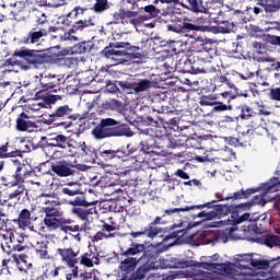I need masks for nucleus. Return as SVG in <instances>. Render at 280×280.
I'll return each mask as SVG.
<instances>
[{
  "label": "nucleus",
  "instance_id": "1",
  "mask_svg": "<svg viewBox=\"0 0 280 280\" xmlns=\"http://www.w3.org/2000/svg\"><path fill=\"white\" fill-rule=\"evenodd\" d=\"M118 248V269L122 278L129 280H144L159 259L156 247H147L145 243H137V240L121 238Z\"/></svg>",
  "mask_w": 280,
  "mask_h": 280
},
{
  "label": "nucleus",
  "instance_id": "2",
  "mask_svg": "<svg viewBox=\"0 0 280 280\" xmlns=\"http://www.w3.org/2000/svg\"><path fill=\"white\" fill-rule=\"evenodd\" d=\"M212 202L203 203V205H195L191 207L185 208H172L167 210H163L162 215L154 218L153 222L149 223L148 226L140 229L139 232H130L128 235L130 237H122V240H132L136 241L139 237H148L149 240H153L154 237H161L162 242H167L171 240H177L184 235L185 229H182V215L180 212H188L190 210H202L205 208H209ZM177 222V223H174ZM174 223L170 229L160 228V224ZM175 229H180L173 231ZM171 230L172 232H168Z\"/></svg>",
  "mask_w": 280,
  "mask_h": 280
},
{
  "label": "nucleus",
  "instance_id": "3",
  "mask_svg": "<svg viewBox=\"0 0 280 280\" xmlns=\"http://www.w3.org/2000/svg\"><path fill=\"white\" fill-rule=\"evenodd\" d=\"M80 252L75 246L56 248V256L59 257L61 264L72 269L70 273H67L66 279H79L78 264L86 268H93V265L101 264V259L93 252L79 255Z\"/></svg>",
  "mask_w": 280,
  "mask_h": 280
},
{
  "label": "nucleus",
  "instance_id": "4",
  "mask_svg": "<svg viewBox=\"0 0 280 280\" xmlns=\"http://www.w3.org/2000/svg\"><path fill=\"white\" fill-rule=\"evenodd\" d=\"M46 205L47 207L42 208V212L46 214L44 217V225L46 226L47 231L56 232L59 230L63 233H75L83 231V229L78 224L72 225L74 221L63 217L59 201H46Z\"/></svg>",
  "mask_w": 280,
  "mask_h": 280
},
{
  "label": "nucleus",
  "instance_id": "5",
  "mask_svg": "<svg viewBox=\"0 0 280 280\" xmlns=\"http://www.w3.org/2000/svg\"><path fill=\"white\" fill-rule=\"evenodd\" d=\"M244 222H252V214L246 212L240 215V212H234L233 215H230V219L223 221V223H225L226 226H230L225 229V232H206L208 244L214 245L219 243L220 240L223 241V243H226V236L235 238L234 233L240 231V228H237V225Z\"/></svg>",
  "mask_w": 280,
  "mask_h": 280
},
{
  "label": "nucleus",
  "instance_id": "6",
  "mask_svg": "<svg viewBox=\"0 0 280 280\" xmlns=\"http://www.w3.org/2000/svg\"><path fill=\"white\" fill-rule=\"evenodd\" d=\"M238 117L243 120H249V125L246 126L241 135L243 137L264 136L267 133V122L264 117L257 112L253 110L248 105L241 107V115Z\"/></svg>",
  "mask_w": 280,
  "mask_h": 280
},
{
  "label": "nucleus",
  "instance_id": "7",
  "mask_svg": "<svg viewBox=\"0 0 280 280\" xmlns=\"http://www.w3.org/2000/svg\"><path fill=\"white\" fill-rule=\"evenodd\" d=\"M125 130V126L119 125V121L114 118H104L91 130V136L95 138V140H105L113 137H122L127 135Z\"/></svg>",
  "mask_w": 280,
  "mask_h": 280
},
{
  "label": "nucleus",
  "instance_id": "8",
  "mask_svg": "<svg viewBox=\"0 0 280 280\" xmlns=\"http://www.w3.org/2000/svg\"><path fill=\"white\" fill-rule=\"evenodd\" d=\"M167 14H171V22L166 25L167 32H173L174 34H189V32H207V26H200L192 23H184L179 25L183 21L180 15L174 14V10H170Z\"/></svg>",
  "mask_w": 280,
  "mask_h": 280
},
{
  "label": "nucleus",
  "instance_id": "9",
  "mask_svg": "<svg viewBox=\"0 0 280 280\" xmlns=\"http://www.w3.org/2000/svg\"><path fill=\"white\" fill-rule=\"evenodd\" d=\"M12 55L28 68H31L32 66L37 67L38 65L44 63V56L35 49H28L26 47H23L20 49H15L14 54Z\"/></svg>",
  "mask_w": 280,
  "mask_h": 280
},
{
  "label": "nucleus",
  "instance_id": "10",
  "mask_svg": "<svg viewBox=\"0 0 280 280\" xmlns=\"http://www.w3.org/2000/svg\"><path fill=\"white\" fill-rule=\"evenodd\" d=\"M208 209H212L209 213L211 218H217L218 220L225 218L226 215H233L234 213H240L241 211L248 210V203L246 205H217L213 206L214 201Z\"/></svg>",
  "mask_w": 280,
  "mask_h": 280
},
{
  "label": "nucleus",
  "instance_id": "11",
  "mask_svg": "<svg viewBox=\"0 0 280 280\" xmlns=\"http://www.w3.org/2000/svg\"><path fill=\"white\" fill-rule=\"evenodd\" d=\"M127 49L131 50L133 52L141 50L139 46H132L130 43H124V42H118V43H110L108 47H105L104 49V56L107 59H114L116 60L117 58L124 59L128 55L127 50H116V49Z\"/></svg>",
  "mask_w": 280,
  "mask_h": 280
},
{
  "label": "nucleus",
  "instance_id": "12",
  "mask_svg": "<svg viewBox=\"0 0 280 280\" xmlns=\"http://www.w3.org/2000/svg\"><path fill=\"white\" fill-rule=\"evenodd\" d=\"M73 109L69 105H61L50 114V120L61 121L59 126L70 127L72 121L78 119V115L72 114ZM65 120V121H63Z\"/></svg>",
  "mask_w": 280,
  "mask_h": 280
},
{
  "label": "nucleus",
  "instance_id": "13",
  "mask_svg": "<svg viewBox=\"0 0 280 280\" xmlns=\"http://www.w3.org/2000/svg\"><path fill=\"white\" fill-rule=\"evenodd\" d=\"M119 88L136 94H141L153 88V82L150 79H128L119 81Z\"/></svg>",
  "mask_w": 280,
  "mask_h": 280
},
{
  "label": "nucleus",
  "instance_id": "14",
  "mask_svg": "<svg viewBox=\"0 0 280 280\" xmlns=\"http://www.w3.org/2000/svg\"><path fill=\"white\" fill-rule=\"evenodd\" d=\"M148 135L145 136V140L140 141L139 151H143L147 154L153 153L155 149H159V143H156V139L162 138V131H160V127H153L145 129Z\"/></svg>",
  "mask_w": 280,
  "mask_h": 280
},
{
  "label": "nucleus",
  "instance_id": "15",
  "mask_svg": "<svg viewBox=\"0 0 280 280\" xmlns=\"http://www.w3.org/2000/svg\"><path fill=\"white\" fill-rule=\"evenodd\" d=\"M2 250L7 255H11L13 252H25L28 246L25 244V237L22 235L9 234V237L3 235Z\"/></svg>",
  "mask_w": 280,
  "mask_h": 280
},
{
  "label": "nucleus",
  "instance_id": "16",
  "mask_svg": "<svg viewBox=\"0 0 280 280\" xmlns=\"http://www.w3.org/2000/svg\"><path fill=\"white\" fill-rule=\"evenodd\" d=\"M50 171L59 178H67L78 174V166L69 160H60L55 163H50Z\"/></svg>",
  "mask_w": 280,
  "mask_h": 280
},
{
  "label": "nucleus",
  "instance_id": "17",
  "mask_svg": "<svg viewBox=\"0 0 280 280\" xmlns=\"http://www.w3.org/2000/svg\"><path fill=\"white\" fill-rule=\"evenodd\" d=\"M115 158L118 160L121 159H133L136 163H144L145 162V153L144 151H140L138 148L133 147L131 143L127 144L125 149L114 150Z\"/></svg>",
  "mask_w": 280,
  "mask_h": 280
},
{
  "label": "nucleus",
  "instance_id": "18",
  "mask_svg": "<svg viewBox=\"0 0 280 280\" xmlns=\"http://www.w3.org/2000/svg\"><path fill=\"white\" fill-rule=\"evenodd\" d=\"M47 91L49 90H40L35 93L33 96V100L35 101H40L37 102V104L33 105V110H38L40 108H47L48 106H51L58 101H61V95L60 94H49Z\"/></svg>",
  "mask_w": 280,
  "mask_h": 280
},
{
  "label": "nucleus",
  "instance_id": "19",
  "mask_svg": "<svg viewBox=\"0 0 280 280\" xmlns=\"http://www.w3.org/2000/svg\"><path fill=\"white\" fill-rule=\"evenodd\" d=\"M222 0H211L207 8L203 7V14H209L210 20L214 23H224V12H222Z\"/></svg>",
  "mask_w": 280,
  "mask_h": 280
},
{
  "label": "nucleus",
  "instance_id": "20",
  "mask_svg": "<svg viewBox=\"0 0 280 280\" xmlns=\"http://www.w3.org/2000/svg\"><path fill=\"white\" fill-rule=\"evenodd\" d=\"M60 49L59 47L49 48V59L55 61V63H59L60 66H65L67 68H74L78 66L79 59L77 57H66V51H56L54 50Z\"/></svg>",
  "mask_w": 280,
  "mask_h": 280
},
{
  "label": "nucleus",
  "instance_id": "21",
  "mask_svg": "<svg viewBox=\"0 0 280 280\" xmlns=\"http://www.w3.org/2000/svg\"><path fill=\"white\" fill-rule=\"evenodd\" d=\"M191 40V45H194V49L196 51H207L211 54H217L218 40L209 39L208 37H189Z\"/></svg>",
  "mask_w": 280,
  "mask_h": 280
},
{
  "label": "nucleus",
  "instance_id": "22",
  "mask_svg": "<svg viewBox=\"0 0 280 280\" xmlns=\"http://www.w3.org/2000/svg\"><path fill=\"white\" fill-rule=\"evenodd\" d=\"M42 88L44 90L49 91L50 93H59L63 92L61 85V79L56 74H46L39 80Z\"/></svg>",
  "mask_w": 280,
  "mask_h": 280
},
{
  "label": "nucleus",
  "instance_id": "23",
  "mask_svg": "<svg viewBox=\"0 0 280 280\" xmlns=\"http://www.w3.org/2000/svg\"><path fill=\"white\" fill-rule=\"evenodd\" d=\"M101 223H102V225L100 226L101 231L96 232V234L93 235L91 241L98 242V241L115 238L117 235L115 231L118 230L115 223L109 224V223H106V221H101Z\"/></svg>",
  "mask_w": 280,
  "mask_h": 280
},
{
  "label": "nucleus",
  "instance_id": "24",
  "mask_svg": "<svg viewBox=\"0 0 280 280\" xmlns=\"http://www.w3.org/2000/svg\"><path fill=\"white\" fill-rule=\"evenodd\" d=\"M47 145L50 147V149L52 148H57V149H70V156H74L75 155V148L72 147L69 142V137L67 136H62V135H56L55 137L48 139Z\"/></svg>",
  "mask_w": 280,
  "mask_h": 280
},
{
  "label": "nucleus",
  "instance_id": "25",
  "mask_svg": "<svg viewBox=\"0 0 280 280\" xmlns=\"http://www.w3.org/2000/svg\"><path fill=\"white\" fill-rule=\"evenodd\" d=\"M15 129L20 132H34L37 129V125L30 120V116L26 113H21L15 119Z\"/></svg>",
  "mask_w": 280,
  "mask_h": 280
},
{
  "label": "nucleus",
  "instance_id": "26",
  "mask_svg": "<svg viewBox=\"0 0 280 280\" xmlns=\"http://www.w3.org/2000/svg\"><path fill=\"white\" fill-rule=\"evenodd\" d=\"M246 265L242 264L244 270H248L250 267L256 270H267V267L271 264V260L253 258V255L249 254H246Z\"/></svg>",
  "mask_w": 280,
  "mask_h": 280
},
{
  "label": "nucleus",
  "instance_id": "27",
  "mask_svg": "<svg viewBox=\"0 0 280 280\" xmlns=\"http://www.w3.org/2000/svg\"><path fill=\"white\" fill-rule=\"evenodd\" d=\"M271 46L280 47V36H267L260 42H253L252 47L258 51L270 48Z\"/></svg>",
  "mask_w": 280,
  "mask_h": 280
},
{
  "label": "nucleus",
  "instance_id": "28",
  "mask_svg": "<svg viewBox=\"0 0 280 280\" xmlns=\"http://www.w3.org/2000/svg\"><path fill=\"white\" fill-rule=\"evenodd\" d=\"M21 168H15V173H8L2 176V183L5 187H16L18 185H22L25 183L21 177Z\"/></svg>",
  "mask_w": 280,
  "mask_h": 280
},
{
  "label": "nucleus",
  "instance_id": "29",
  "mask_svg": "<svg viewBox=\"0 0 280 280\" xmlns=\"http://www.w3.org/2000/svg\"><path fill=\"white\" fill-rule=\"evenodd\" d=\"M258 190H264V194H272L276 192L278 190V185L273 184H269V183H265L261 187L258 188H247L246 190H238L240 194H243V197L245 198H249L253 196V194H257Z\"/></svg>",
  "mask_w": 280,
  "mask_h": 280
},
{
  "label": "nucleus",
  "instance_id": "30",
  "mask_svg": "<svg viewBox=\"0 0 280 280\" xmlns=\"http://www.w3.org/2000/svg\"><path fill=\"white\" fill-rule=\"evenodd\" d=\"M176 71L179 73H196V66L191 62L188 57H183L176 62Z\"/></svg>",
  "mask_w": 280,
  "mask_h": 280
},
{
  "label": "nucleus",
  "instance_id": "31",
  "mask_svg": "<svg viewBox=\"0 0 280 280\" xmlns=\"http://www.w3.org/2000/svg\"><path fill=\"white\" fill-rule=\"evenodd\" d=\"M209 72L217 73V74H214L215 83H218V84L225 83L226 85L230 86V89L234 88V82L232 81L230 73L222 74V71H220V70L217 71V68H214V67H211V69H209Z\"/></svg>",
  "mask_w": 280,
  "mask_h": 280
},
{
  "label": "nucleus",
  "instance_id": "32",
  "mask_svg": "<svg viewBox=\"0 0 280 280\" xmlns=\"http://www.w3.org/2000/svg\"><path fill=\"white\" fill-rule=\"evenodd\" d=\"M15 223H18V226L20 229H26L32 224V212H30L28 209L24 208L21 210L20 215L18 219L14 220Z\"/></svg>",
  "mask_w": 280,
  "mask_h": 280
},
{
  "label": "nucleus",
  "instance_id": "33",
  "mask_svg": "<svg viewBox=\"0 0 280 280\" xmlns=\"http://www.w3.org/2000/svg\"><path fill=\"white\" fill-rule=\"evenodd\" d=\"M257 5L264 8L267 14H272L280 10V0H258Z\"/></svg>",
  "mask_w": 280,
  "mask_h": 280
},
{
  "label": "nucleus",
  "instance_id": "34",
  "mask_svg": "<svg viewBox=\"0 0 280 280\" xmlns=\"http://www.w3.org/2000/svg\"><path fill=\"white\" fill-rule=\"evenodd\" d=\"M154 110L160 114V117L176 118L177 113L183 109H176V107L167 105H158Z\"/></svg>",
  "mask_w": 280,
  "mask_h": 280
},
{
  "label": "nucleus",
  "instance_id": "35",
  "mask_svg": "<svg viewBox=\"0 0 280 280\" xmlns=\"http://www.w3.org/2000/svg\"><path fill=\"white\" fill-rule=\"evenodd\" d=\"M118 60L122 61H131L136 62L137 65H142L148 60L147 54H140V52H127V55L124 58H119Z\"/></svg>",
  "mask_w": 280,
  "mask_h": 280
},
{
  "label": "nucleus",
  "instance_id": "36",
  "mask_svg": "<svg viewBox=\"0 0 280 280\" xmlns=\"http://www.w3.org/2000/svg\"><path fill=\"white\" fill-rule=\"evenodd\" d=\"M95 211L94 208H81V207H73L72 213L73 215L78 217L81 221H88V217L92 215Z\"/></svg>",
  "mask_w": 280,
  "mask_h": 280
},
{
  "label": "nucleus",
  "instance_id": "37",
  "mask_svg": "<svg viewBox=\"0 0 280 280\" xmlns=\"http://www.w3.org/2000/svg\"><path fill=\"white\" fill-rule=\"evenodd\" d=\"M14 261H15V268H18V270H20L21 273L26 275L30 268H32V264L26 261L25 258H23V255H18L14 258Z\"/></svg>",
  "mask_w": 280,
  "mask_h": 280
},
{
  "label": "nucleus",
  "instance_id": "38",
  "mask_svg": "<svg viewBox=\"0 0 280 280\" xmlns=\"http://www.w3.org/2000/svg\"><path fill=\"white\" fill-rule=\"evenodd\" d=\"M2 67L3 68L20 67L21 69H23L25 71L30 70V67L26 66L25 63H23V61H21V59H19L18 57H14V55H12L11 58L4 60L2 63Z\"/></svg>",
  "mask_w": 280,
  "mask_h": 280
},
{
  "label": "nucleus",
  "instance_id": "39",
  "mask_svg": "<svg viewBox=\"0 0 280 280\" xmlns=\"http://www.w3.org/2000/svg\"><path fill=\"white\" fill-rule=\"evenodd\" d=\"M49 244L48 241H42L37 243V247H35V253L37 254L38 258L42 260H49V254L47 253V245Z\"/></svg>",
  "mask_w": 280,
  "mask_h": 280
},
{
  "label": "nucleus",
  "instance_id": "40",
  "mask_svg": "<svg viewBox=\"0 0 280 280\" xmlns=\"http://www.w3.org/2000/svg\"><path fill=\"white\" fill-rule=\"evenodd\" d=\"M259 241H260V244H264L269 248H273L276 244L280 241V236L272 235V234H265V235H261Z\"/></svg>",
  "mask_w": 280,
  "mask_h": 280
},
{
  "label": "nucleus",
  "instance_id": "41",
  "mask_svg": "<svg viewBox=\"0 0 280 280\" xmlns=\"http://www.w3.org/2000/svg\"><path fill=\"white\" fill-rule=\"evenodd\" d=\"M188 141V136H174L171 138V148L177 149V148H185L186 142Z\"/></svg>",
  "mask_w": 280,
  "mask_h": 280
},
{
  "label": "nucleus",
  "instance_id": "42",
  "mask_svg": "<svg viewBox=\"0 0 280 280\" xmlns=\"http://www.w3.org/2000/svg\"><path fill=\"white\" fill-rule=\"evenodd\" d=\"M124 107V105L121 104V102L116 101V100H110V101H105L104 103H102V109L104 110H121V108Z\"/></svg>",
  "mask_w": 280,
  "mask_h": 280
},
{
  "label": "nucleus",
  "instance_id": "43",
  "mask_svg": "<svg viewBox=\"0 0 280 280\" xmlns=\"http://www.w3.org/2000/svg\"><path fill=\"white\" fill-rule=\"evenodd\" d=\"M220 103H222V102H218L217 96H214L213 94L202 95V96H200V101H199V104L202 107L214 106Z\"/></svg>",
  "mask_w": 280,
  "mask_h": 280
},
{
  "label": "nucleus",
  "instance_id": "44",
  "mask_svg": "<svg viewBox=\"0 0 280 280\" xmlns=\"http://www.w3.org/2000/svg\"><path fill=\"white\" fill-rule=\"evenodd\" d=\"M145 43L149 45V47H151V50H156L159 48L165 47L166 45V42L159 36L145 39Z\"/></svg>",
  "mask_w": 280,
  "mask_h": 280
},
{
  "label": "nucleus",
  "instance_id": "45",
  "mask_svg": "<svg viewBox=\"0 0 280 280\" xmlns=\"http://www.w3.org/2000/svg\"><path fill=\"white\" fill-rule=\"evenodd\" d=\"M269 273L275 277H280V257L270 259V265L267 266Z\"/></svg>",
  "mask_w": 280,
  "mask_h": 280
},
{
  "label": "nucleus",
  "instance_id": "46",
  "mask_svg": "<svg viewBox=\"0 0 280 280\" xmlns=\"http://www.w3.org/2000/svg\"><path fill=\"white\" fill-rule=\"evenodd\" d=\"M162 68H163L164 74L167 75L177 71V63L174 62L173 58H167L165 62H163Z\"/></svg>",
  "mask_w": 280,
  "mask_h": 280
},
{
  "label": "nucleus",
  "instance_id": "47",
  "mask_svg": "<svg viewBox=\"0 0 280 280\" xmlns=\"http://www.w3.org/2000/svg\"><path fill=\"white\" fill-rule=\"evenodd\" d=\"M158 120H160L166 128L173 129L174 127H177L178 119L177 117L167 118L166 116H158Z\"/></svg>",
  "mask_w": 280,
  "mask_h": 280
},
{
  "label": "nucleus",
  "instance_id": "48",
  "mask_svg": "<svg viewBox=\"0 0 280 280\" xmlns=\"http://www.w3.org/2000/svg\"><path fill=\"white\" fill-rule=\"evenodd\" d=\"M69 205L73 208H88L92 207L93 202H88L84 197H75V199L69 201Z\"/></svg>",
  "mask_w": 280,
  "mask_h": 280
},
{
  "label": "nucleus",
  "instance_id": "49",
  "mask_svg": "<svg viewBox=\"0 0 280 280\" xmlns=\"http://www.w3.org/2000/svg\"><path fill=\"white\" fill-rule=\"evenodd\" d=\"M93 8L94 12L102 14V12H106L110 8V3H108V0H96Z\"/></svg>",
  "mask_w": 280,
  "mask_h": 280
},
{
  "label": "nucleus",
  "instance_id": "50",
  "mask_svg": "<svg viewBox=\"0 0 280 280\" xmlns=\"http://www.w3.org/2000/svg\"><path fill=\"white\" fill-rule=\"evenodd\" d=\"M81 156L84 158V162L93 163V162H95V159L97 158V154H95V152L90 150V148L84 147V148H82Z\"/></svg>",
  "mask_w": 280,
  "mask_h": 280
},
{
  "label": "nucleus",
  "instance_id": "51",
  "mask_svg": "<svg viewBox=\"0 0 280 280\" xmlns=\"http://www.w3.org/2000/svg\"><path fill=\"white\" fill-rule=\"evenodd\" d=\"M79 14H84V9L77 7L71 12L67 14V20L65 21L66 25H71L73 19H78Z\"/></svg>",
  "mask_w": 280,
  "mask_h": 280
},
{
  "label": "nucleus",
  "instance_id": "52",
  "mask_svg": "<svg viewBox=\"0 0 280 280\" xmlns=\"http://www.w3.org/2000/svg\"><path fill=\"white\" fill-rule=\"evenodd\" d=\"M234 61H235L234 56H230V55H221L220 56V63H221V68H223V69L231 68V66L234 65Z\"/></svg>",
  "mask_w": 280,
  "mask_h": 280
},
{
  "label": "nucleus",
  "instance_id": "53",
  "mask_svg": "<svg viewBox=\"0 0 280 280\" xmlns=\"http://www.w3.org/2000/svg\"><path fill=\"white\" fill-rule=\"evenodd\" d=\"M225 265L215 264V262H199L197 268H203L206 270H221Z\"/></svg>",
  "mask_w": 280,
  "mask_h": 280
},
{
  "label": "nucleus",
  "instance_id": "54",
  "mask_svg": "<svg viewBox=\"0 0 280 280\" xmlns=\"http://www.w3.org/2000/svg\"><path fill=\"white\" fill-rule=\"evenodd\" d=\"M32 16H34L36 23H39V24L47 23V15L45 14V12L38 9H33Z\"/></svg>",
  "mask_w": 280,
  "mask_h": 280
},
{
  "label": "nucleus",
  "instance_id": "55",
  "mask_svg": "<svg viewBox=\"0 0 280 280\" xmlns=\"http://www.w3.org/2000/svg\"><path fill=\"white\" fill-rule=\"evenodd\" d=\"M208 106L212 107L211 114L223 113V112H226V110H232V106L231 105H226V104H223V103L214 104V105H208Z\"/></svg>",
  "mask_w": 280,
  "mask_h": 280
},
{
  "label": "nucleus",
  "instance_id": "56",
  "mask_svg": "<svg viewBox=\"0 0 280 280\" xmlns=\"http://www.w3.org/2000/svg\"><path fill=\"white\" fill-rule=\"evenodd\" d=\"M186 50V43L182 40L172 42V52L174 54H182Z\"/></svg>",
  "mask_w": 280,
  "mask_h": 280
},
{
  "label": "nucleus",
  "instance_id": "57",
  "mask_svg": "<svg viewBox=\"0 0 280 280\" xmlns=\"http://www.w3.org/2000/svg\"><path fill=\"white\" fill-rule=\"evenodd\" d=\"M78 79H79V84H81L82 86H88L93 81L92 77L88 72H83V73L79 74Z\"/></svg>",
  "mask_w": 280,
  "mask_h": 280
},
{
  "label": "nucleus",
  "instance_id": "58",
  "mask_svg": "<svg viewBox=\"0 0 280 280\" xmlns=\"http://www.w3.org/2000/svg\"><path fill=\"white\" fill-rule=\"evenodd\" d=\"M238 205H248L247 209L249 210L255 205H261V206L266 205V201L264 200V196L258 195V196L253 197L252 201L246 202V203H238Z\"/></svg>",
  "mask_w": 280,
  "mask_h": 280
},
{
  "label": "nucleus",
  "instance_id": "59",
  "mask_svg": "<svg viewBox=\"0 0 280 280\" xmlns=\"http://www.w3.org/2000/svg\"><path fill=\"white\" fill-rule=\"evenodd\" d=\"M210 211H202V212H199V213H195L192 214L191 217L194 218V220L196 219H203V221H213V220H218L217 217H211L210 215Z\"/></svg>",
  "mask_w": 280,
  "mask_h": 280
},
{
  "label": "nucleus",
  "instance_id": "60",
  "mask_svg": "<svg viewBox=\"0 0 280 280\" xmlns=\"http://www.w3.org/2000/svg\"><path fill=\"white\" fill-rule=\"evenodd\" d=\"M199 52L198 59L202 62H211V60H213V56H215L217 54H211V51H197Z\"/></svg>",
  "mask_w": 280,
  "mask_h": 280
},
{
  "label": "nucleus",
  "instance_id": "61",
  "mask_svg": "<svg viewBox=\"0 0 280 280\" xmlns=\"http://www.w3.org/2000/svg\"><path fill=\"white\" fill-rule=\"evenodd\" d=\"M101 159L104 160L105 162H109L110 160L116 159L115 150H113V149L102 150L101 151Z\"/></svg>",
  "mask_w": 280,
  "mask_h": 280
},
{
  "label": "nucleus",
  "instance_id": "62",
  "mask_svg": "<svg viewBox=\"0 0 280 280\" xmlns=\"http://www.w3.org/2000/svg\"><path fill=\"white\" fill-rule=\"evenodd\" d=\"M18 168H21V178L26 180L35 176V171H27L25 165H20Z\"/></svg>",
  "mask_w": 280,
  "mask_h": 280
},
{
  "label": "nucleus",
  "instance_id": "63",
  "mask_svg": "<svg viewBox=\"0 0 280 280\" xmlns=\"http://www.w3.org/2000/svg\"><path fill=\"white\" fill-rule=\"evenodd\" d=\"M44 277L46 278H50V279H55L56 277H58V275H60V268L55 267V268H50V269H46V271H44Z\"/></svg>",
  "mask_w": 280,
  "mask_h": 280
},
{
  "label": "nucleus",
  "instance_id": "64",
  "mask_svg": "<svg viewBox=\"0 0 280 280\" xmlns=\"http://www.w3.org/2000/svg\"><path fill=\"white\" fill-rule=\"evenodd\" d=\"M269 97L272 101L280 102V88L270 89Z\"/></svg>",
  "mask_w": 280,
  "mask_h": 280
}]
</instances>
